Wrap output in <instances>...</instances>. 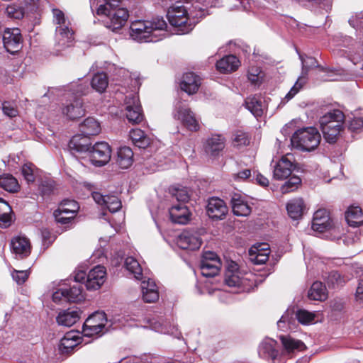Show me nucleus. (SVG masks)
I'll return each instance as SVG.
<instances>
[{"mask_svg": "<svg viewBox=\"0 0 363 363\" xmlns=\"http://www.w3.org/2000/svg\"><path fill=\"white\" fill-rule=\"evenodd\" d=\"M62 113L69 121H77L84 116L86 109L82 98L76 96L67 101L62 108Z\"/></svg>", "mask_w": 363, "mask_h": 363, "instance_id": "12", "label": "nucleus"}, {"mask_svg": "<svg viewBox=\"0 0 363 363\" xmlns=\"http://www.w3.org/2000/svg\"><path fill=\"white\" fill-rule=\"evenodd\" d=\"M128 16L127 9L123 8L115 9L112 12L108 13V18L104 21L105 26L112 31L116 32L125 24Z\"/></svg>", "mask_w": 363, "mask_h": 363, "instance_id": "14", "label": "nucleus"}, {"mask_svg": "<svg viewBox=\"0 0 363 363\" xmlns=\"http://www.w3.org/2000/svg\"><path fill=\"white\" fill-rule=\"evenodd\" d=\"M228 208L223 200L218 197H211L208 201L206 213L208 217L214 220H223L228 213Z\"/></svg>", "mask_w": 363, "mask_h": 363, "instance_id": "15", "label": "nucleus"}, {"mask_svg": "<svg viewBox=\"0 0 363 363\" xmlns=\"http://www.w3.org/2000/svg\"><path fill=\"white\" fill-rule=\"evenodd\" d=\"M170 219L173 223L178 224H186L190 220L191 212L184 203H178L172 206L169 209Z\"/></svg>", "mask_w": 363, "mask_h": 363, "instance_id": "20", "label": "nucleus"}, {"mask_svg": "<svg viewBox=\"0 0 363 363\" xmlns=\"http://www.w3.org/2000/svg\"><path fill=\"white\" fill-rule=\"evenodd\" d=\"M167 27V24L162 17L155 18L152 21H135L132 22L130 27V36L138 41H157V40L155 39L157 35L155 33L165 31Z\"/></svg>", "mask_w": 363, "mask_h": 363, "instance_id": "2", "label": "nucleus"}, {"mask_svg": "<svg viewBox=\"0 0 363 363\" xmlns=\"http://www.w3.org/2000/svg\"><path fill=\"white\" fill-rule=\"evenodd\" d=\"M91 87L97 92L104 93L108 85V79L106 73L95 74L91 82Z\"/></svg>", "mask_w": 363, "mask_h": 363, "instance_id": "39", "label": "nucleus"}, {"mask_svg": "<svg viewBox=\"0 0 363 363\" xmlns=\"http://www.w3.org/2000/svg\"><path fill=\"white\" fill-rule=\"evenodd\" d=\"M345 116L339 109H333L325 113L319 119L320 128L327 143L334 144L344 130Z\"/></svg>", "mask_w": 363, "mask_h": 363, "instance_id": "1", "label": "nucleus"}, {"mask_svg": "<svg viewBox=\"0 0 363 363\" xmlns=\"http://www.w3.org/2000/svg\"><path fill=\"white\" fill-rule=\"evenodd\" d=\"M233 213L237 216H247L252 211V208L241 199L240 196H234L231 200Z\"/></svg>", "mask_w": 363, "mask_h": 363, "instance_id": "34", "label": "nucleus"}, {"mask_svg": "<svg viewBox=\"0 0 363 363\" xmlns=\"http://www.w3.org/2000/svg\"><path fill=\"white\" fill-rule=\"evenodd\" d=\"M276 342L273 340H266L263 341L259 346V353H262L266 357L272 359H276L279 352L274 348Z\"/></svg>", "mask_w": 363, "mask_h": 363, "instance_id": "42", "label": "nucleus"}, {"mask_svg": "<svg viewBox=\"0 0 363 363\" xmlns=\"http://www.w3.org/2000/svg\"><path fill=\"white\" fill-rule=\"evenodd\" d=\"M81 311L78 308H68L60 312L56 320L59 325L70 327L79 319Z\"/></svg>", "mask_w": 363, "mask_h": 363, "instance_id": "28", "label": "nucleus"}, {"mask_svg": "<svg viewBox=\"0 0 363 363\" xmlns=\"http://www.w3.org/2000/svg\"><path fill=\"white\" fill-rule=\"evenodd\" d=\"M6 13L8 16L12 18L21 19L24 16V9L18 5L12 4L6 8Z\"/></svg>", "mask_w": 363, "mask_h": 363, "instance_id": "49", "label": "nucleus"}, {"mask_svg": "<svg viewBox=\"0 0 363 363\" xmlns=\"http://www.w3.org/2000/svg\"><path fill=\"white\" fill-rule=\"evenodd\" d=\"M305 209L306 206L304 201L301 198L291 199L286 204L288 215L294 220L301 218Z\"/></svg>", "mask_w": 363, "mask_h": 363, "instance_id": "29", "label": "nucleus"}, {"mask_svg": "<svg viewBox=\"0 0 363 363\" xmlns=\"http://www.w3.org/2000/svg\"><path fill=\"white\" fill-rule=\"evenodd\" d=\"M57 35H59L60 40H63L62 45L69 46V43L74 40V32L67 26H60L56 28Z\"/></svg>", "mask_w": 363, "mask_h": 363, "instance_id": "44", "label": "nucleus"}, {"mask_svg": "<svg viewBox=\"0 0 363 363\" xmlns=\"http://www.w3.org/2000/svg\"><path fill=\"white\" fill-rule=\"evenodd\" d=\"M251 176V170L250 169H245L242 171H240L236 174H235V180H242L245 181L246 179H249Z\"/></svg>", "mask_w": 363, "mask_h": 363, "instance_id": "63", "label": "nucleus"}, {"mask_svg": "<svg viewBox=\"0 0 363 363\" xmlns=\"http://www.w3.org/2000/svg\"><path fill=\"white\" fill-rule=\"evenodd\" d=\"M0 187L10 193H16L21 188L18 180L10 174L0 175Z\"/></svg>", "mask_w": 363, "mask_h": 363, "instance_id": "36", "label": "nucleus"}, {"mask_svg": "<svg viewBox=\"0 0 363 363\" xmlns=\"http://www.w3.org/2000/svg\"><path fill=\"white\" fill-rule=\"evenodd\" d=\"M114 8L115 7H110L109 4H107L106 3L105 4H101L99 6V8L96 10V13L99 16L105 15L108 18V13L114 11Z\"/></svg>", "mask_w": 363, "mask_h": 363, "instance_id": "62", "label": "nucleus"}, {"mask_svg": "<svg viewBox=\"0 0 363 363\" xmlns=\"http://www.w3.org/2000/svg\"><path fill=\"white\" fill-rule=\"evenodd\" d=\"M225 283L230 287H234L240 286L242 281L236 272L228 270L225 274Z\"/></svg>", "mask_w": 363, "mask_h": 363, "instance_id": "48", "label": "nucleus"}, {"mask_svg": "<svg viewBox=\"0 0 363 363\" xmlns=\"http://www.w3.org/2000/svg\"><path fill=\"white\" fill-rule=\"evenodd\" d=\"M320 134L314 127L297 130L292 135V145L300 150L310 152L315 150L320 142Z\"/></svg>", "mask_w": 363, "mask_h": 363, "instance_id": "3", "label": "nucleus"}, {"mask_svg": "<svg viewBox=\"0 0 363 363\" xmlns=\"http://www.w3.org/2000/svg\"><path fill=\"white\" fill-rule=\"evenodd\" d=\"M301 184V179L297 176H291L289 177L281 187L284 194L292 192L298 189V186Z\"/></svg>", "mask_w": 363, "mask_h": 363, "instance_id": "46", "label": "nucleus"}, {"mask_svg": "<svg viewBox=\"0 0 363 363\" xmlns=\"http://www.w3.org/2000/svg\"><path fill=\"white\" fill-rule=\"evenodd\" d=\"M87 274L84 271H79L75 273V275L74 277L73 280H68L69 282H77V283H82V285L83 286L84 284H86V280Z\"/></svg>", "mask_w": 363, "mask_h": 363, "instance_id": "59", "label": "nucleus"}, {"mask_svg": "<svg viewBox=\"0 0 363 363\" xmlns=\"http://www.w3.org/2000/svg\"><path fill=\"white\" fill-rule=\"evenodd\" d=\"M53 13L57 24H59L60 26L64 25L65 23V18L64 13L59 9H54Z\"/></svg>", "mask_w": 363, "mask_h": 363, "instance_id": "64", "label": "nucleus"}, {"mask_svg": "<svg viewBox=\"0 0 363 363\" xmlns=\"http://www.w3.org/2000/svg\"><path fill=\"white\" fill-rule=\"evenodd\" d=\"M225 147V138L221 134H213L206 139L203 144L205 154L211 158H216L222 155Z\"/></svg>", "mask_w": 363, "mask_h": 363, "instance_id": "11", "label": "nucleus"}, {"mask_svg": "<svg viewBox=\"0 0 363 363\" xmlns=\"http://www.w3.org/2000/svg\"><path fill=\"white\" fill-rule=\"evenodd\" d=\"M170 192L172 196L179 201V203L186 205V203L190 199V194L186 187H172Z\"/></svg>", "mask_w": 363, "mask_h": 363, "instance_id": "45", "label": "nucleus"}, {"mask_svg": "<svg viewBox=\"0 0 363 363\" xmlns=\"http://www.w3.org/2000/svg\"><path fill=\"white\" fill-rule=\"evenodd\" d=\"M202 244L201 239L188 231L182 233L177 239L178 246L184 250H196Z\"/></svg>", "mask_w": 363, "mask_h": 363, "instance_id": "22", "label": "nucleus"}, {"mask_svg": "<svg viewBox=\"0 0 363 363\" xmlns=\"http://www.w3.org/2000/svg\"><path fill=\"white\" fill-rule=\"evenodd\" d=\"M129 137L135 146L145 149L151 143V139L141 129H132L129 133Z\"/></svg>", "mask_w": 363, "mask_h": 363, "instance_id": "33", "label": "nucleus"}, {"mask_svg": "<svg viewBox=\"0 0 363 363\" xmlns=\"http://www.w3.org/2000/svg\"><path fill=\"white\" fill-rule=\"evenodd\" d=\"M330 307L333 311L342 312L345 308V303L341 299H334L331 301Z\"/></svg>", "mask_w": 363, "mask_h": 363, "instance_id": "61", "label": "nucleus"}, {"mask_svg": "<svg viewBox=\"0 0 363 363\" xmlns=\"http://www.w3.org/2000/svg\"><path fill=\"white\" fill-rule=\"evenodd\" d=\"M80 131L88 136L96 135L101 132V125L95 118L88 117L80 125Z\"/></svg>", "mask_w": 363, "mask_h": 363, "instance_id": "35", "label": "nucleus"}, {"mask_svg": "<svg viewBox=\"0 0 363 363\" xmlns=\"http://www.w3.org/2000/svg\"><path fill=\"white\" fill-rule=\"evenodd\" d=\"M2 111L5 115L10 118L16 117L18 113L17 108L9 101L3 102Z\"/></svg>", "mask_w": 363, "mask_h": 363, "instance_id": "57", "label": "nucleus"}, {"mask_svg": "<svg viewBox=\"0 0 363 363\" xmlns=\"http://www.w3.org/2000/svg\"><path fill=\"white\" fill-rule=\"evenodd\" d=\"M280 340L284 348L288 351H292L294 349H298L300 345L303 344L302 342L299 340H295L284 335L280 337Z\"/></svg>", "mask_w": 363, "mask_h": 363, "instance_id": "53", "label": "nucleus"}, {"mask_svg": "<svg viewBox=\"0 0 363 363\" xmlns=\"http://www.w3.org/2000/svg\"><path fill=\"white\" fill-rule=\"evenodd\" d=\"M85 298L83 292L82 283L69 282L63 284L52 294V301L56 303H60L62 301L78 303Z\"/></svg>", "mask_w": 363, "mask_h": 363, "instance_id": "4", "label": "nucleus"}, {"mask_svg": "<svg viewBox=\"0 0 363 363\" xmlns=\"http://www.w3.org/2000/svg\"><path fill=\"white\" fill-rule=\"evenodd\" d=\"M270 250L267 244L252 246L249 250L250 259L255 264H263L269 259Z\"/></svg>", "mask_w": 363, "mask_h": 363, "instance_id": "26", "label": "nucleus"}, {"mask_svg": "<svg viewBox=\"0 0 363 363\" xmlns=\"http://www.w3.org/2000/svg\"><path fill=\"white\" fill-rule=\"evenodd\" d=\"M56 213L57 212H56V209H55L53 212V216L55 218V220L57 223V224L62 225L64 228L65 230L71 229L74 223V220H75L76 218H71V216L69 213H62V215L60 216L61 217L69 218V220L62 222V221H60V219H58Z\"/></svg>", "mask_w": 363, "mask_h": 363, "instance_id": "51", "label": "nucleus"}, {"mask_svg": "<svg viewBox=\"0 0 363 363\" xmlns=\"http://www.w3.org/2000/svg\"><path fill=\"white\" fill-rule=\"evenodd\" d=\"M34 167V164L32 163H26L22 166V175L28 182H33L35 181Z\"/></svg>", "mask_w": 363, "mask_h": 363, "instance_id": "52", "label": "nucleus"}, {"mask_svg": "<svg viewBox=\"0 0 363 363\" xmlns=\"http://www.w3.org/2000/svg\"><path fill=\"white\" fill-rule=\"evenodd\" d=\"M143 284H145L143 283ZM143 298L146 303H154L159 299V292L155 283L148 281L143 286Z\"/></svg>", "mask_w": 363, "mask_h": 363, "instance_id": "38", "label": "nucleus"}, {"mask_svg": "<svg viewBox=\"0 0 363 363\" xmlns=\"http://www.w3.org/2000/svg\"><path fill=\"white\" fill-rule=\"evenodd\" d=\"M106 279V269L104 266L97 265L87 274L86 287L88 290H97Z\"/></svg>", "mask_w": 363, "mask_h": 363, "instance_id": "16", "label": "nucleus"}, {"mask_svg": "<svg viewBox=\"0 0 363 363\" xmlns=\"http://www.w3.org/2000/svg\"><path fill=\"white\" fill-rule=\"evenodd\" d=\"M348 129L352 132H358L363 129V119L360 117H354L348 121Z\"/></svg>", "mask_w": 363, "mask_h": 363, "instance_id": "56", "label": "nucleus"}, {"mask_svg": "<svg viewBox=\"0 0 363 363\" xmlns=\"http://www.w3.org/2000/svg\"><path fill=\"white\" fill-rule=\"evenodd\" d=\"M308 297L311 300L323 301L328 298V291L325 285L319 281H316L311 285Z\"/></svg>", "mask_w": 363, "mask_h": 363, "instance_id": "32", "label": "nucleus"}, {"mask_svg": "<svg viewBox=\"0 0 363 363\" xmlns=\"http://www.w3.org/2000/svg\"><path fill=\"white\" fill-rule=\"evenodd\" d=\"M251 135L249 133L242 130H236L233 133L232 144L235 147L247 146L250 143Z\"/></svg>", "mask_w": 363, "mask_h": 363, "instance_id": "40", "label": "nucleus"}, {"mask_svg": "<svg viewBox=\"0 0 363 363\" xmlns=\"http://www.w3.org/2000/svg\"><path fill=\"white\" fill-rule=\"evenodd\" d=\"M11 248L12 253L18 259L28 257L31 253V244L28 238L25 236H16L11 239Z\"/></svg>", "mask_w": 363, "mask_h": 363, "instance_id": "17", "label": "nucleus"}, {"mask_svg": "<svg viewBox=\"0 0 363 363\" xmlns=\"http://www.w3.org/2000/svg\"><path fill=\"white\" fill-rule=\"evenodd\" d=\"M28 270H13L12 277L13 280L19 285L24 284L29 277Z\"/></svg>", "mask_w": 363, "mask_h": 363, "instance_id": "55", "label": "nucleus"}, {"mask_svg": "<svg viewBox=\"0 0 363 363\" xmlns=\"http://www.w3.org/2000/svg\"><path fill=\"white\" fill-rule=\"evenodd\" d=\"M107 322L106 315L104 312H95L90 315L82 326L84 336L92 337L104 333Z\"/></svg>", "mask_w": 363, "mask_h": 363, "instance_id": "6", "label": "nucleus"}, {"mask_svg": "<svg viewBox=\"0 0 363 363\" xmlns=\"http://www.w3.org/2000/svg\"><path fill=\"white\" fill-rule=\"evenodd\" d=\"M345 219L350 226L358 227L363 224V211L359 206H351L345 213Z\"/></svg>", "mask_w": 363, "mask_h": 363, "instance_id": "31", "label": "nucleus"}, {"mask_svg": "<svg viewBox=\"0 0 363 363\" xmlns=\"http://www.w3.org/2000/svg\"><path fill=\"white\" fill-rule=\"evenodd\" d=\"M179 4L177 2L168 9L167 16L172 26L180 28V30L183 32H187L191 29V24H188V12L183 5Z\"/></svg>", "mask_w": 363, "mask_h": 363, "instance_id": "5", "label": "nucleus"}, {"mask_svg": "<svg viewBox=\"0 0 363 363\" xmlns=\"http://www.w3.org/2000/svg\"><path fill=\"white\" fill-rule=\"evenodd\" d=\"M54 184L50 181H43L38 186V191L43 197L50 196L54 191Z\"/></svg>", "mask_w": 363, "mask_h": 363, "instance_id": "54", "label": "nucleus"}, {"mask_svg": "<svg viewBox=\"0 0 363 363\" xmlns=\"http://www.w3.org/2000/svg\"><path fill=\"white\" fill-rule=\"evenodd\" d=\"M298 321L303 324L307 325L314 320L315 315L306 310L300 309L296 314Z\"/></svg>", "mask_w": 363, "mask_h": 363, "instance_id": "50", "label": "nucleus"}, {"mask_svg": "<svg viewBox=\"0 0 363 363\" xmlns=\"http://www.w3.org/2000/svg\"><path fill=\"white\" fill-rule=\"evenodd\" d=\"M104 206H106L110 212L115 213L121 208L122 203L118 196L114 195H106Z\"/></svg>", "mask_w": 363, "mask_h": 363, "instance_id": "47", "label": "nucleus"}, {"mask_svg": "<svg viewBox=\"0 0 363 363\" xmlns=\"http://www.w3.org/2000/svg\"><path fill=\"white\" fill-rule=\"evenodd\" d=\"M11 212H4L0 213V227L6 228L11 225Z\"/></svg>", "mask_w": 363, "mask_h": 363, "instance_id": "58", "label": "nucleus"}, {"mask_svg": "<svg viewBox=\"0 0 363 363\" xmlns=\"http://www.w3.org/2000/svg\"><path fill=\"white\" fill-rule=\"evenodd\" d=\"M333 226V222L325 209H318L314 213L312 228L315 231L323 233Z\"/></svg>", "mask_w": 363, "mask_h": 363, "instance_id": "18", "label": "nucleus"}, {"mask_svg": "<svg viewBox=\"0 0 363 363\" xmlns=\"http://www.w3.org/2000/svg\"><path fill=\"white\" fill-rule=\"evenodd\" d=\"M245 105L255 117H259L263 114L262 101L256 96H250L245 100Z\"/></svg>", "mask_w": 363, "mask_h": 363, "instance_id": "37", "label": "nucleus"}, {"mask_svg": "<svg viewBox=\"0 0 363 363\" xmlns=\"http://www.w3.org/2000/svg\"><path fill=\"white\" fill-rule=\"evenodd\" d=\"M79 344V338L78 336L71 332L67 333L58 345L59 352L62 355L68 356L74 352Z\"/></svg>", "mask_w": 363, "mask_h": 363, "instance_id": "25", "label": "nucleus"}, {"mask_svg": "<svg viewBox=\"0 0 363 363\" xmlns=\"http://www.w3.org/2000/svg\"><path fill=\"white\" fill-rule=\"evenodd\" d=\"M125 116L129 123L139 124L145 119L142 106L138 96L134 94L125 97Z\"/></svg>", "mask_w": 363, "mask_h": 363, "instance_id": "9", "label": "nucleus"}, {"mask_svg": "<svg viewBox=\"0 0 363 363\" xmlns=\"http://www.w3.org/2000/svg\"><path fill=\"white\" fill-rule=\"evenodd\" d=\"M68 147L73 154L89 152L91 147L89 136L83 135L82 133L75 135L69 140Z\"/></svg>", "mask_w": 363, "mask_h": 363, "instance_id": "21", "label": "nucleus"}, {"mask_svg": "<svg viewBox=\"0 0 363 363\" xmlns=\"http://www.w3.org/2000/svg\"><path fill=\"white\" fill-rule=\"evenodd\" d=\"M4 47L11 54L19 52L23 46V36L18 28H6L2 34Z\"/></svg>", "mask_w": 363, "mask_h": 363, "instance_id": "10", "label": "nucleus"}, {"mask_svg": "<svg viewBox=\"0 0 363 363\" xmlns=\"http://www.w3.org/2000/svg\"><path fill=\"white\" fill-rule=\"evenodd\" d=\"M125 267L127 270L134 274L137 279H142L143 270L136 259L133 257H128L125 260Z\"/></svg>", "mask_w": 363, "mask_h": 363, "instance_id": "43", "label": "nucleus"}, {"mask_svg": "<svg viewBox=\"0 0 363 363\" xmlns=\"http://www.w3.org/2000/svg\"><path fill=\"white\" fill-rule=\"evenodd\" d=\"M221 267V262L218 255L213 252L208 251L203 254L200 269L201 274L206 277L216 276Z\"/></svg>", "mask_w": 363, "mask_h": 363, "instance_id": "8", "label": "nucleus"}, {"mask_svg": "<svg viewBox=\"0 0 363 363\" xmlns=\"http://www.w3.org/2000/svg\"><path fill=\"white\" fill-rule=\"evenodd\" d=\"M79 210V206L78 203L74 200L64 199L62 200L56 209V214L60 221L65 222L69 220V218H62L60 216L62 213H69L71 218H76Z\"/></svg>", "mask_w": 363, "mask_h": 363, "instance_id": "24", "label": "nucleus"}, {"mask_svg": "<svg viewBox=\"0 0 363 363\" xmlns=\"http://www.w3.org/2000/svg\"><path fill=\"white\" fill-rule=\"evenodd\" d=\"M300 80L301 79H298L294 86L286 95L285 99H286L287 101L291 99L298 92L299 89L302 87V84L299 82Z\"/></svg>", "mask_w": 363, "mask_h": 363, "instance_id": "60", "label": "nucleus"}, {"mask_svg": "<svg viewBox=\"0 0 363 363\" xmlns=\"http://www.w3.org/2000/svg\"><path fill=\"white\" fill-rule=\"evenodd\" d=\"M323 277L328 287L335 288L345 283L344 278L337 271L326 272Z\"/></svg>", "mask_w": 363, "mask_h": 363, "instance_id": "41", "label": "nucleus"}, {"mask_svg": "<svg viewBox=\"0 0 363 363\" xmlns=\"http://www.w3.org/2000/svg\"><path fill=\"white\" fill-rule=\"evenodd\" d=\"M89 160L96 167H102L111 160V148L106 142H97L88 152Z\"/></svg>", "mask_w": 363, "mask_h": 363, "instance_id": "7", "label": "nucleus"}, {"mask_svg": "<svg viewBox=\"0 0 363 363\" xmlns=\"http://www.w3.org/2000/svg\"><path fill=\"white\" fill-rule=\"evenodd\" d=\"M240 64V62L235 55H229L218 60L216 67L220 72L225 74L237 70Z\"/></svg>", "mask_w": 363, "mask_h": 363, "instance_id": "27", "label": "nucleus"}, {"mask_svg": "<svg viewBox=\"0 0 363 363\" xmlns=\"http://www.w3.org/2000/svg\"><path fill=\"white\" fill-rule=\"evenodd\" d=\"M174 118L181 121L183 125L190 131L196 132L200 128L194 113L189 107L182 104H179L176 106Z\"/></svg>", "mask_w": 363, "mask_h": 363, "instance_id": "13", "label": "nucleus"}, {"mask_svg": "<svg viewBox=\"0 0 363 363\" xmlns=\"http://www.w3.org/2000/svg\"><path fill=\"white\" fill-rule=\"evenodd\" d=\"M116 162L121 169H128L133 162V152L127 146L121 147L118 150Z\"/></svg>", "mask_w": 363, "mask_h": 363, "instance_id": "30", "label": "nucleus"}, {"mask_svg": "<svg viewBox=\"0 0 363 363\" xmlns=\"http://www.w3.org/2000/svg\"><path fill=\"white\" fill-rule=\"evenodd\" d=\"M201 84V77L194 72H190L183 74L179 86L182 91L192 95L199 91Z\"/></svg>", "mask_w": 363, "mask_h": 363, "instance_id": "19", "label": "nucleus"}, {"mask_svg": "<svg viewBox=\"0 0 363 363\" xmlns=\"http://www.w3.org/2000/svg\"><path fill=\"white\" fill-rule=\"evenodd\" d=\"M294 168V164L286 157L283 156L273 171V177L276 180H284L291 176Z\"/></svg>", "mask_w": 363, "mask_h": 363, "instance_id": "23", "label": "nucleus"}]
</instances>
